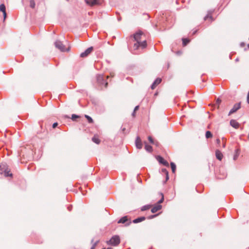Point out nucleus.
Masks as SVG:
<instances>
[{
	"instance_id": "f257e3e1",
	"label": "nucleus",
	"mask_w": 249,
	"mask_h": 249,
	"mask_svg": "<svg viewBox=\"0 0 249 249\" xmlns=\"http://www.w3.org/2000/svg\"><path fill=\"white\" fill-rule=\"evenodd\" d=\"M109 77L107 76L105 78L103 74H98L96 76V83L98 86L101 89L103 88H107L108 85V83L107 81V79Z\"/></svg>"
},
{
	"instance_id": "f03ea898",
	"label": "nucleus",
	"mask_w": 249,
	"mask_h": 249,
	"mask_svg": "<svg viewBox=\"0 0 249 249\" xmlns=\"http://www.w3.org/2000/svg\"><path fill=\"white\" fill-rule=\"evenodd\" d=\"M54 45L57 49L62 52H68L70 49V47L66 48L65 46L63 44V43L58 40H56L54 42Z\"/></svg>"
},
{
	"instance_id": "7ed1b4c3",
	"label": "nucleus",
	"mask_w": 249,
	"mask_h": 249,
	"mask_svg": "<svg viewBox=\"0 0 249 249\" xmlns=\"http://www.w3.org/2000/svg\"><path fill=\"white\" fill-rule=\"evenodd\" d=\"M0 174L3 175L5 177H12V174L10 173V171L5 164L0 165Z\"/></svg>"
},
{
	"instance_id": "20e7f679",
	"label": "nucleus",
	"mask_w": 249,
	"mask_h": 249,
	"mask_svg": "<svg viewBox=\"0 0 249 249\" xmlns=\"http://www.w3.org/2000/svg\"><path fill=\"white\" fill-rule=\"evenodd\" d=\"M107 244L117 246L120 243V238L118 235H114L107 242Z\"/></svg>"
},
{
	"instance_id": "39448f33",
	"label": "nucleus",
	"mask_w": 249,
	"mask_h": 249,
	"mask_svg": "<svg viewBox=\"0 0 249 249\" xmlns=\"http://www.w3.org/2000/svg\"><path fill=\"white\" fill-rule=\"evenodd\" d=\"M118 223L124 224L125 226H129L132 221L130 219H129L127 216H124L121 218L118 221Z\"/></svg>"
},
{
	"instance_id": "423d86ee",
	"label": "nucleus",
	"mask_w": 249,
	"mask_h": 249,
	"mask_svg": "<svg viewBox=\"0 0 249 249\" xmlns=\"http://www.w3.org/2000/svg\"><path fill=\"white\" fill-rule=\"evenodd\" d=\"M147 46L146 41L145 40L142 41H139L138 43H136L134 44L133 48L135 50H138L140 47H141L142 49L146 48Z\"/></svg>"
},
{
	"instance_id": "0eeeda50",
	"label": "nucleus",
	"mask_w": 249,
	"mask_h": 249,
	"mask_svg": "<svg viewBox=\"0 0 249 249\" xmlns=\"http://www.w3.org/2000/svg\"><path fill=\"white\" fill-rule=\"evenodd\" d=\"M142 36H144V34L141 31H139L133 35V37L135 40L137 42L136 43L141 41Z\"/></svg>"
},
{
	"instance_id": "6e6552de",
	"label": "nucleus",
	"mask_w": 249,
	"mask_h": 249,
	"mask_svg": "<svg viewBox=\"0 0 249 249\" xmlns=\"http://www.w3.org/2000/svg\"><path fill=\"white\" fill-rule=\"evenodd\" d=\"M241 108V102L236 103L234 105L233 107L229 111L228 115L230 116L231 114L236 112L239 109Z\"/></svg>"
},
{
	"instance_id": "1a4fd4ad",
	"label": "nucleus",
	"mask_w": 249,
	"mask_h": 249,
	"mask_svg": "<svg viewBox=\"0 0 249 249\" xmlns=\"http://www.w3.org/2000/svg\"><path fill=\"white\" fill-rule=\"evenodd\" d=\"M93 50L92 47H90L87 49L84 52L82 53L80 56L81 57H86L88 56Z\"/></svg>"
},
{
	"instance_id": "9d476101",
	"label": "nucleus",
	"mask_w": 249,
	"mask_h": 249,
	"mask_svg": "<svg viewBox=\"0 0 249 249\" xmlns=\"http://www.w3.org/2000/svg\"><path fill=\"white\" fill-rule=\"evenodd\" d=\"M156 159L160 163L162 164L165 166L169 167V163L168 161L165 160L161 156H157L156 157Z\"/></svg>"
},
{
	"instance_id": "9b49d317",
	"label": "nucleus",
	"mask_w": 249,
	"mask_h": 249,
	"mask_svg": "<svg viewBox=\"0 0 249 249\" xmlns=\"http://www.w3.org/2000/svg\"><path fill=\"white\" fill-rule=\"evenodd\" d=\"M85 2L90 6H93L95 5H100V3L99 0H85Z\"/></svg>"
},
{
	"instance_id": "f8f14e48",
	"label": "nucleus",
	"mask_w": 249,
	"mask_h": 249,
	"mask_svg": "<svg viewBox=\"0 0 249 249\" xmlns=\"http://www.w3.org/2000/svg\"><path fill=\"white\" fill-rule=\"evenodd\" d=\"M135 145L137 148L141 149L142 147V143L139 136H137L135 140Z\"/></svg>"
},
{
	"instance_id": "ddd939ff",
	"label": "nucleus",
	"mask_w": 249,
	"mask_h": 249,
	"mask_svg": "<svg viewBox=\"0 0 249 249\" xmlns=\"http://www.w3.org/2000/svg\"><path fill=\"white\" fill-rule=\"evenodd\" d=\"M213 13V11H208L207 15L205 17H204V20L206 21L209 19L210 22H212L213 20V18L212 16Z\"/></svg>"
},
{
	"instance_id": "4468645a",
	"label": "nucleus",
	"mask_w": 249,
	"mask_h": 249,
	"mask_svg": "<svg viewBox=\"0 0 249 249\" xmlns=\"http://www.w3.org/2000/svg\"><path fill=\"white\" fill-rule=\"evenodd\" d=\"M161 82V79L160 78H157L152 83L151 86V88L152 89H154L156 88L157 85L160 84Z\"/></svg>"
},
{
	"instance_id": "2eb2a0df",
	"label": "nucleus",
	"mask_w": 249,
	"mask_h": 249,
	"mask_svg": "<svg viewBox=\"0 0 249 249\" xmlns=\"http://www.w3.org/2000/svg\"><path fill=\"white\" fill-rule=\"evenodd\" d=\"M230 125L234 128H238L239 126V124L235 120L232 119L230 121Z\"/></svg>"
},
{
	"instance_id": "dca6fc26",
	"label": "nucleus",
	"mask_w": 249,
	"mask_h": 249,
	"mask_svg": "<svg viewBox=\"0 0 249 249\" xmlns=\"http://www.w3.org/2000/svg\"><path fill=\"white\" fill-rule=\"evenodd\" d=\"M162 208V206L160 204H156L153 208L151 209V212L152 213H155L157 211L160 210Z\"/></svg>"
},
{
	"instance_id": "f3484780",
	"label": "nucleus",
	"mask_w": 249,
	"mask_h": 249,
	"mask_svg": "<svg viewBox=\"0 0 249 249\" xmlns=\"http://www.w3.org/2000/svg\"><path fill=\"white\" fill-rule=\"evenodd\" d=\"M215 156L216 159L219 160H221L223 158V154L218 149H217L215 151Z\"/></svg>"
},
{
	"instance_id": "a211bd4d",
	"label": "nucleus",
	"mask_w": 249,
	"mask_h": 249,
	"mask_svg": "<svg viewBox=\"0 0 249 249\" xmlns=\"http://www.w3.org/2000/svg\"><path fill=\"white\" fill-rule=\"evenodd\" d=\"M146 219V217L145 216H141L138 217L135 219H134L132 222L133 223L136 224L140 222H141Z\"/></svg>"
},
{
	"instance_id": "6ab92c4d",
	"label": "nucleus",
	"mask_w": 249,
	"mask_h": 249,
	"mask_svg": "<svg viewBox=\"0 0 249 249\" xmlns=\"http://www.w3.org/2000/svg\"><path fill=\"white\" fill-rule=\"evenodd\" d=\"M144 149H145V150L147 152H149V153L152 152V151H153L152 147L151 145H148L147 143L146 142H144Z\"/></svg>"
},
{
	"instance_id": "aec40b11",
	"label": "nucleus",
	"mask_w": 249,
	"mask_h": 249,
	"mask_svg": "<svg viewBox=\"0 0 249 249\" xmlns=\"http://www.w3.org/2000/svg\"><path fill=\"white\" fill-rule=\"evenodd\" d=\"M0 11L3 13L4 16V19L6 18V8L4 4H1L0 5Z\"/></svg>"
},
{
	"instance_id": "412c9836",
	"label": "nucleus",
	"mask_w": 249,
	"mask_h": 249,
	"mask_svg": "<svg viewBox=\"0 0 249 249\" xmlns=\"http://www.w3.org/2000/svg\"><path fill=\"white\" fill-rule=\"evenodd\" d=\"M92 141L97 144L101 142V140L99 139L98 136L96 134L92 138Z\"/></svg>"
},
{
	"instance_id": "4be33fe9",
	"label": "nucleus",
	"mask_w": 249,
	"mask_h": 249,
	"mask_svg": "<svg viewBox=\"0 0 249 249\" xmlns=\"http://www.w3.org/2000/svg\"><path fill=\"white\" fill-rule=\"evenodd\" d=\"M161 172L166 175V179L164 182V183H165L169 178L168 172L165 168H162Z\"/></svg>"
},
{
	"instance_id": "5701e85b",
	"label": "nucleus",
	"mask_w": 249,
	"mask_h": 249,
	"mask_svg": "<svg viewBox=\"0 0 249 249\" xmlns=\"http://www.w3.org/2000/svg\"><path fill=\"white\" fill-rule=\"evenodd\" d=\"M240 153V151L239 149L237 148L235 150V153H234V155L233 156V160H235L237 159L238 157L239 156Z\"/></svg>"
},
{
	"instance_id": "b1692460",
	"label": "nucleus",
	"mask_w": 249,
	"mask_h": 249,
	"mask_svg": "<svg viewBox=\"0 0 249 249\" xmlns=\"http://www.w3.org/2000/svg\"><path fill=\"white\" fill-rule=\"evenodd\" d=\"M151 207H152L151 205H149V204L145 205L142 207L141 210V211H144L150 209L151 208Z\"/></svg>"
},
{
	"instance_id": "393cba45",
	"label": "nucleus",
	"mask_w": 249,
	"mask_h": 249,
	"mask_svg": "<svg viewBox=\"0 0 249 249\" xmlns=\"http://www.w3.org/2000/svg\"><path fill=\"white\" fill-rule=\"evenodd\" d=\"M182 45L183 46H185L190 41V39L187 38H183L182 39Z\"/></svg>"
},
{
	"instance_id": "a878e982",
	"label": "nucleus",
	"mask_w": 249,
	"mask_h": 249,
	"mask_svg": "<svg viewBox=\"0 0 249 249\" xmlns=\"http://www.w3.org/2000/svg\"><path fill=\"white\" fill-rule=\"evenodd\" d=\"M172 171L173 173H175L176 170V165L175 163L171 162L170 163Z\"/></svg>"
},
{
	"instance_id": "bb28decb",
	"label": "nucleus",
	"mask_w": 249,
	"mask_h": 249,
	"mask_svg": "<svg viewBox=\"0 0 249 249\" xmlns=\"http://www.w3.org/2000/svg\"><path fill=\"white\" fill-rule=\"evenodd\" d=\"M205 137L207 139L211 138L213 137V134L210 131H207L205 134Z\"/></svg>"
},
{
	"instance_id": "cd10ccee",
	"label": "nucleus",
	"mask_w": 249,
	"mask_h": 249,
	"mask_svg": "<svg viewBox=\"0 0 249 249\" xmlns=\"http://www.w3.org/2000/svg\"><path fill=\"white\" fill-rule=\"evenodd\" d=\"M85 117L87 119L89 123L92 124L93 123V120L88 115H85Z\"/></svg>"
},
{
	"instance_id": "c85d7f7f",
	"label": "nucleus",
	"mask_w": 249,
	"mask_h": 249,
	"mask_svg": "<svg viewBox=\"0 0 249 249\" xmlns=\"http://www.w3.org/2000/svg\"><path fill=\"white\" fill-rule=\"evenodd\" d=\"M80 116L73 114L71 115V119L72 121H76V119L80 118Z\"/></svg>"
},
{
	"instance_id": "c756f323",
	"label": "nucleus",
	"mask_w": 249,
	"mask_h": 249,
	"mask_svg": "<svg viewBox=\"0 0 249 249\" xmlns=\"http://www.w3.org/2000/svg\"><path fill=\"white\" fill-rule=\"evenodd\" d=\"M221 103V100L219 98H218L216 101V103H215V104L214 105V106H217V108H218L219 107V105Z\"/></svg>"
},
{
	"instance_id": "7c9ffc66",
	"label": "nucleus",
	"mask_w": 249,
	"mask_h": 249,
	"mask_svg": "<svg viewBox=\"0 0 249 249\" xmlns=\"http://www.w3.org/2000/svg\"><path fill=\"white\" fill-rule=\"evenodd\" d=\"M161 198L160 200H159L157 203V204H160V203H162L164 200V196L162 193H161Z\"/></svg>"
},
{
	"instance_id": "2f4dec72",
	"label": "nucleus",
	"mask_w": 249,
	"mask_h": 249,
	"mask_svg": "<svg viewBox=\"0 0 249 249\" xmlns=\"http://www.w3.org/2000/svg\"><path fill=\"white\" fill-rule=\"evenodd\" d=\"M91 243L92 244V247H91L90 249H95L96 246L97 245L95 242H94V239H92L91 241Z\"/></svg>"
},
{
	"instance_id": "473e14b6",
	"label": "nucleus",
	"mask_w": 249,
	"mask_h": 249,
	"mask_svg": "<svg viewBox=\"0 0 249 249\" xmlns=\"http://www.w3.org/2000/svg\"><path fill=\"white\" fill-rule=\"evenodd\" d=\"M148 140L149 142L151 144H152L154 143V141H155V140H154L153 139V138H152L151 136H149L148 137Z\"/></svg>"
},
{
	"instance_id": "72a5a7b5",
	"label": "nucleus",
	"mask_w": 249,
	"mask_h": 249,
	"mask_svg": "<svg viewBox=\"0 0 249 249\" xmlns=\"http://www.w3.org/2000/svg\"><path fill=\"white\" fill-rule=\"evenodd\" d=\"M153 144L155 145L157 147H159L160 146V142L158 141H157V140H155L154 141V143Z\"/></svg>"
},
{
	"instance_id": "f704fd0d",
	"label": "nucleus",
	"mask_w": 249,
	"mask_h": 249,
	"mask_svg": "<svg viewBox=\"0 0 249 249\" xmlns=\"http://www.w3.org/2000/svg\"><path fill=\"white\" fill-rule=\"evenodd\" d=\"M158 215V214H154V215H150L147 218L148 219H152V218H153L155 217H156L157 215Z\"/></svg>"
},
{
	"instance_id": "c9c22d12",
	"label": "nucleus",
	"mask_w": 249,
	"mask_h": 249,
	"mask_svg": "<svg viewBox=\"0 0 249 249\" xmlns=\"http://www.w3.org/2000/svg\"><path fill=\"white\" fill-rule=\"evenodd\" d=\"M72 209V206L71 205H69L67 207V209L69 212H71Z\"/></svg>"
},
{
	"instance_id": "e433bc0d",
	"label": "nucleus",
	"mask_w": 249,
	"mask_h": 249,
	"mask_svg": "<svg viewBox=\"0 0 249 249\" xmlns=\"http://www.w3.org/2000/svg\"><path fill=\"white\" fill-rule=\"evenodd\" d=\"M58 125V123L57 122H55L53 124V128H54L56 127H57Z\"/></svg>"
},
{
	"instance_id": "4c0bfd02",
	"label": "nucleus",
	"mask_w": 249,
	"mask_h": 249,
	"mask_svg": "<svg viewBox=\"0 0 249 249\" xmlns=\"http://www.w3.org/2000/svg\"><path fill=\"white\" fill-rule=\"evenodd\" d=\"M247 102L248 104H249V91H248L247 97Z\"/></svg>"
},
{
	"instance_id": "58836bf2",
	"label": "nucleus",
	"mask_w": 249,
	"mask_h": 249,
	"mask_svg": "<svg viewBox=\"0 0 249 249\" xmlns=\"http://www.w3.org/2000/svg\"><path fill=\"white\" fill-rule=\"evenodd\" d=\"M216 143L218 145H219L220 143V139H218H218H217L216 140Z\"/></svg>"
},
{
	"instance_id": "ea45409f",
	"label": "nucleus",
	"mask_w": 249,
	"mask_h": 249,
	"mask_svg": "<svg viewBox=\"0 0 249 249\" xmlns=\"http://www.w3.org/2000/svg\"><path fill=\"white\" fill-rule=\"evenodd\" d=\"M139 109V106H137L135 107L134 109V111H137Z\"/></svg>"
},
{
	"instance_id": "a19ab883",
	"label": "nucleus",
	"mask_w": 249,
	"mask_h": 249,
	"mask_svg": "<svg viewBox=\"0 0 249 249\" xmlns=\"http://www.w3.org/2000/svg\"><path fill=\"white\" fill-rule=\"evenodd\" d=\"M136 111H134L133 110V112L132 113L131 115H132V116L133 118H135V117H136Z\"/></svg>"
},
{
	"instance_id": "79ce46f5",
	"label": "nucleus",
	"mask_w": 249,
	"mask_h": 249,
	"mask_svg": "<svg viewBox=\"0 0 249 249\" xmlns=\"http://www.w3.org/2000/svg\"><path fill=\"white\" fill-rule=\"evenodd\" d=\"M222 140H223V144H222V147L223 148H225L226 147V142H224V139L223 138L222 139Z\"/></svg>"
},
{
	"instance_id": "37998d69",
	"label": "nucleus",
	"mask_w": 249,
	"mask_h": 249,
	"mask_svg": "<svg viewBox=\"0 0 249 249\" xmlns=\"http://www.w3.org/2000/svg\"><path fill=\"white\" fill-rule=\"evenodd\" d=\"M240 46H241V47H244V46H245V43H244V42H241V43H240Z\"/></svg>"
},
{
	"instance_id": "c03bdc74",
	"label": "nucleus",
	"mask_w": 249,
	"mask_h": 249,
	"mask_svg": "<svg viewBox=\"0 0 249 249\" xmlns=\"http://www.w3.org/2000/svg\"><path fill=\"white\" fill-rule=\"evenodd\" d=\"M32 8H33L35 5V3L33 0H32Z\"/></svg>"
},
{
	"instance_id": "a18cd8bd",
	"label": "nucleus",
	"mask_w": 249,
	"mask_h": 249,
	"mask_svg": "<svg viewBox=\"0 0 249 249\" xmlns=\"http://www.w3.org/2000/svg\"><path fill=\"white\" fill-rule=\"evenodd\" d=\"M177 53L178 54H181V52H180V51H178V52H177Z\"/></svg>"
},
{
	"instance_id": "49530a36",
	"label": "nucleus",
	"mask_w": 249,
	"mask_h": 249,
	"mask_svg": "<svg viewBox=\"0 0 249 249\" xmlns=\"http://www.w3.org/2000/svg\"><path fill=\"white\" fill-rule=\"evenodd\" d=\"M95 243L97 245L99 243V240H97Z\"/></svg>"
},
{
	"instance_id": "de8ad7c7",
	"label": "nucleus",
	"mask_w": 249,
	"mask_h": 249,
	"mask_svg": "<svg viewBox=\"0 0 249 249\" xmlns=\"http://www.w3.org/2000/svg\"><path fill=\"white\" fill-rule=\"evenodd\" d=\"M64 117L67 118H70V117L67 115H65Z\"/></svg>"
},
{
	"instance_id": "09e8293b",
	"label": "nucleus",
	"mask_w": 249,
	"mask_h": 249,
	"mask_svg": "<svg viewBox=\"0 0 249 249\" xmlns=\"http://www.w3.org/2000/svg\"><path fill=\"white\" fill-rule=\"evenodd\" d=\"M196 32H197V31H196H196H194V32H193V35H194V34H195L196 33Z\"/></svg>"
},
{
	"instance_id": "8fccbe9b",
	"label": "nucleus",
	"mask_w": 249,
	"mask_h": 249,
	"mask_svg": "<svg viewBox=\"0 0 249 249\" xmlns=\"http://www.w3.org/2000/svg\"><path fill=\"white\" fill-rule=\"evenodd\" d=\"M235 61H239V58H237L235 59Z\"/></svg>"
},
{
	"instance_id": "3c124183",
	"label": "nucleus",
	"mask_w": 249,
	"mask_h": 249,
	"mask_svg": "<svg viewBox=\"0 0 249 249\" xmlns=\"http://www.w3.org/2000/svg\"><path fill=\"white\" fill-rule=\"evenodd\" d=\"M248 48L249 49V44H248Z\"/></svg>"
},
{
	"instance_id": "603ef678",
	"label": "nucleus",
	"mask_w": 249,
	"mask_h": 249,
	"mask_svg": "<svg viewBox=\"0 0 249 249\" xmlns=\"http://www.w3.org/2000/svg\"><path fill=\"white\" fill-rule=\"evenodd\" d=\"M105 249V248H103V249Z\"/></svg>"
}]
</instances>
